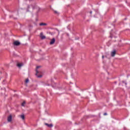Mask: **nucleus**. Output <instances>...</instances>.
<instances>
[{"mask_svg":"<svg viewBox=\"0 0 130 130\" xmlns=\"http://www.w3.org/2000/svg\"><path fill=\"white\" fill-rule=\"evenodd\" d=\"M36 8H37V5H36V4H35V3L34 4H32L31 5H29L27 7V12H30V11H31V9L32 10H34V9H36Z\"/></svg>","mask_w":130,"mask_h":130,"instance_id":"1","label":"nucleus"},{"mask_svg":"<svg viewBox=\"0 0 130 130\" xmlns=\"http://www.w3.org/2000/svg\"><path fill=\"white\" fill-rule=\"evenodd\" d=\"M7 120H8V122H11V121H12V120H13V116H12V115H10L8 117Z\"/></svg>","mask_w":130,"mask_h":130,"instance_id":"2","label":"nucleus"},{"mask_svg":"<svg viewBox=\"0 0 130 130\" xmlns=\"http://www.w3.org/2000/svg\"><path fill=\"white\" fill-rule=\"evenodd\" d=\"M13 44L15 45V46H19V45H21V43L18 41H16L14 42Z\"/></svg>","mask_w":130,"mask_h":130,"instance_id":"3","label":"nucleus"},{"mask_svg":"<svg viewBox=\"0 0 130 130\" xmlns=\"http://www.w3.org/2000/svg\"><path fill=\"white\" fill-rule=\"evenodd\" d=\"M55 42V39L53 38L52 40H51V41L50 42V45H52L53 44H54Z\"/></svg>","mask_w":130,"mask_h":130,"instance_id":"4","label":"nucleus"},{"mask_svg":"<svg viewBox=\"0 0 130 130\" xmlns=\"http://www.w3.org/2000/svg\"><path fill=\"white\" fill-rule=\"evenodd\" d=\"M23 66H24V63L23 62H21V63L18 62L17 64V67H18V68H20L21 67H23Z\"/></svg>","mask_w":130,"mask_h":130,"instance_id":"5","label":"nucleus"},{"mask_svg":"<svg viewBox=\"0 0 130 130\" xmlns=\"http://www.w3.org/2000/svg\"><path fill=\"white\" fill-rule=\"evenodd\" d=\"M40 38L41 39H45V38H46V37H45V36L43 35V32H41L40 33Z\"/></svg>","mask_w":130,"mask_h":130,"instance_id":"6","label":"nucleus"},{"mask_svg":"<svg viewBox=\"0 0 130 130\" xmlns=\"http://www.w3.org/2000/svg\"><path fill=\"white\" fill-rule=\"evenodd\" d=\"M116 54V51L115 50H114L113 52H111V55L112 57L114 56Z\"/></svg>","mask_w":130,"mask_h":130,"instance_id":"7","label":"nucleus"},{"mask_svg":"<svg viewBox=\"0 0 130 130\" xmlns=\"http://www.w3.org/2000/svg\"><path fill=\"white\" fill-rule=\"evenodd\" d=\"M45 125H47V126H48V127H52V126H53V124H48L47 123H45Z\"/></svg>","mask_w":130,"mask_h":130,"instance_id":"8","label":"nucleus"},{"mask_svg":"<svg viewBox=\"0 0 130 130\" xmlns=\"http://www.w3.org/2000/svg\"><path fill=\"white\" fill-rule=\"evenodd\" d=\"M40 26H47V23H40Z\"/></svg>","mask_w":130,"mask_h":130,"instance_id":"9","label":"nucleus"},{"mask_svg":"<svg viewBox=\"0 0 130 130\" xmlns=\"http://www.w3.org/2000/svg\"><path fill=\"white\" fill-rule=\"evenodd\" d=\"M48 34H50V35H54L55 34V32H50V31H47Z\"/></svg>","mask_w":130,"mask_h":130,"instance_id":"10","label":"nucleus"},{"mask_svg":"<svg viewBox=\"0 0 130 130\" xmlns=\"http://www.w3.org/2000/svg\"><path fill=\"white\" fill-rule=\"evenodd\" d=\"M20 117H21V118H22V119H23V120L25 119V115H20Z\"/></svg>","mask_w":130,"mask_h":130,"instance_id":"11","label":"nucleus"},{"mask_svg":"<svg viewBox=\"0 0 130 130\" xmlns=\"http://www.w3.org/2000/svg\"><path fill=\"white\" fill-rule=\"evenodd\" d=\"M25 83L27 84L28 83H29V79H26V80H25Z\"/></svg>","mask_w":130,"mask_h":130,"instance_id":"12","label":"nucleus"},{"mask_svg":"<svg viewBox=\"0 0 130 130\" xmlns=\"http://www.w3.org/2000/svg\"><path fill=\"white\" fill-rule=\"evenodd\" d=\"M25 104H26V103L25 102H23L22 104L21 105L22 106H25Z\"/></svg>","mask_w":130,"mask_h":130,"instance_id":"13","label":"nucleus"},{"mask_svg":"<svg viewBox=\"0 0 130 130\" xmlns=\"http://www.w3.org/2000/svg\"><path fill=\"white\" fill-rule=\"evenodd\" d=\"M54 14H56V15H58V12L56 11H54Z\"/></svg>","mask_w":130,"mask_h":130,"instance_id":"14","label":"nucleus"},{"mask_svg":"<svg viewBox=\"0 0 130 130\" xmlns=\"http://www.w3.org/2000/svg\"><path fill=\"white\" fill-rule=\"evenodd\" d=\"M122 83L125 84V85H126V82H125L124 81H122Z\"/></svg>","mask_w":130,"mask_h":130,"instance_id":"15","label":"nucleus"},{"mask_svg":"<svg viewBox=\"0 0 130 130\" xmlns=\"http://www.w3.org/2000/svg\"><path fill=\"white\" fill-rule=\"evenodd\" d=\"M38 78H42V75H39L38 76Z\"/></svg>","mask_w":130,"mask_h":130,"instance_id":"16","label":"nucleus"},{"mask_svg":"<svg viewBox=\"0 0 130 130\" xmlns=\"http://www.w3.org/2000/svg\"><path fill=\"white\" fill-rule=\"evenodd\" d=\"M36 73H37L36 75H37V74H38L39 72H38V71L36 70Z\"/></svg>","mask_w":130,"mask_h":130,"instance_id":"17","label":"nucleus"},{"mask_svg":"<svg viewBox=\"0 0 130 130\" xmlns=\"http://www.w3.org/2000/svg\"><path fill=\"white\" fill-rule=\"evenodd\" d=\"M104 115H107V113H104Z\"/></svg>","mask_w":130,"mask_h":130,"instance_id":"18","label":"nucleus"},{"mask_svg":"<svg viewBox=\"0 0 130 130\" xmlns=\"http://www.w3.org/2000/svg\"><path fill=\"white\" fill-rule=\"evenodd\" d=\"M39 68H40V66H37V69H39Z\"/></svg>","mask_w":130,"mask_h":130,"instance_id":"19","label":"nucleus"},{"mask_svg":"<svg viewBox=\"0 0 130 130\" xmlns=\"http://www.w3.org/2000/svg\"><path fill=\"white\" fill-rule=\"evenodd\" d=\"M102 58H104V56H102Z\"/></svg>","mask_w":130,"mask_h":130,"instance_id":"20","label":"nucleus"},{"mask_svg":"<svg viewBox=\"0 0 130 130\" xmlns=\"http://www.w3.org/2000/svg\"><path fill=\"white\" fill-rule=\"evenodd\" d=\"M90 14H92V11H90Z\"/></svg>","mask_w":130,"mask_h":130,"instance_id":"21","label":"nucleus"},{"mask_svg":"<svg viewBox=\"0 0 130 130\" xmlns=\"http://www.w3.org/2000/svg\"><path fill=\"white\" fill-rule=\"evenodd\" d=\"M48 86H50V85H49V84H48Z\"/></svg>","mask_w":130,"mask_h":130,"instance_id":"22","label":"nucleus"}]
</instances>
